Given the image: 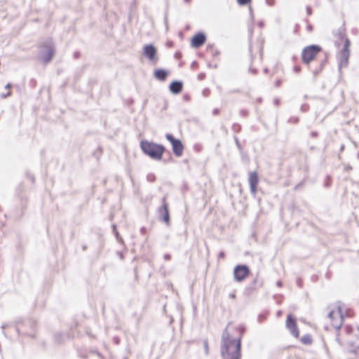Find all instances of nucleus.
Segmentation results:
<instances>
[{"mask_svg": "<svg viewBox=\"0 0 359 359\" xmlns=\"http://www.w3.org/2000/svg\"><path fill=\"white\" fill-rule=\"evenodd\" d=\"M206 41V36L203 32H199L194 36L191 39V46L198 48L202 46Z\"/></svg>", "mask_w": 359, "mask_h": 359, "instance_id": "nucleus-12", "label": "nucleus"}, {"mask_svg": "<svg viewBox=\"0 0 359 359\" xmlns=\"http://www.w3.org/2000/svg\"><path fill=\"white\" fill-rule=\"evenodd\" d=\"M321 48L318 45H311L304 48L302 53L303 62L309 65L315 59L316 55L320 52Z\"/></svg>", "mask_w": 359, "mask_h": 359, "instance_id": "nucleus-5", "label": "nucleus"}, {"mask_svg": "<svg viewBox=\"0 0 359 359\" xmlns=\"http://www.w3.org/2000/svg\"><path fill=\"white\" fill-rule=\"evenodd\" d=\"M158 213L159 218L168 225L170 224V215L168 205L165 201V197L163 198L162 205L158 208Z\"/></svg>", "mask_w": 359, "mask_h": 359, "instance_id": "nucleus-9", "label": "nucleus"}, {"mask_svg": "<svg viewBox=\"0 0 359 359\" xmlns=\"http://www.w3.org/2000/svg\"><path fill=\"white\" fill-rule=\"evenodd\" d=\"M166 139L171 143L172 148L174 154L176 156H181L183 153L184 146L182 143V142L178 140L175 139L172 135L171 134H166L165 135Z\"/></svg>", "mask_w": 359, "mask_h": 359, "instance_id": "nucleus-7", "label": "nucleus"}, {"mask_svg": "<svg viewBox=\"0 0 359 359\" xmlns=\"http://www.w3.org/2000/svg\"><path fill=\"white\" fill-rule=\"evenodd\" d=\"M250 269L246 265H238L234 268L233 277L237 282H241L249 275Z\"/></svg>", "mask_w": 359, "mask_h": 359, "instance_id": "nucleus-8", "label": "nucleus"}, {"mask_svg": "<svg viewBox=\"0 0 359 359\" xmlns=\"http://www.w3.org/2000/svg\"><path fill=\"white\" fill-rule=\"evenodd\" d=\"M238 4L241 5H245L248 4L251 0H237Z\"/></svg>", "mask_w": 359, "mask_h": 359, "instance_id": "nucleus-19", "label": "nucleus"}, {"mask_svg": "<svg viewBox=\"0 0 359 359\" xmlns=\"http://www.w3.org/2000/svg\"><path fill=\"white\" fill-rule=\"evenodd\" d=\"M280 313H281V312H280V311H278L277 314H278V316H280Z\"/></svg>", "mask_w": 359, "mask_h": 359, "instance_id": "nucleus-30", "label": "nucleus"}, {"mask_svg": "<svg viewBox=\"0 0 359 359\" xmlns=\"http://www.w3.org/2000/svg\"><path fill=\"white\" fill-rule=\"evenodd\" d=\"M154 76L159 81H165L168 76V72L164 69H156L154 72Z\"/></svg>", "mask_w": 359, "mask_h": 359, "instance_id": "nucleus-15", "label": "nucleus"}, {"mask_svg": "<svg viewBox=\"0 0 359 359\" xmlns=\"http://www.w3.org/2000/svg\"><path fill=\"white\" fill-rule=\"evenodd\" d=\"M306 12H307L308 15H311V8L309 6H308L306 8Z\"/></svg>", "mask_w": 359, "mask_h": 359, "instance_id": "nucleus-24", "label": "nucleus"}, {"mask_svg": "<svg viewBox=\"0 0 359 359\" xmlns=\"http://www.w3.org/2000/svg\"><path fill=\"white\" fill-rule=\"evenodd\" d=\"M241 339L231 338L226 328L223 331L221 340V355L223 359H241Z\"/></svg>", "mask_w": 359, "mask_h": 359, "instance_id": "nucleus-1", "label": "nucleus"}, {"mask_svg": "<svg viewBox=\"0 0 359 359\" xmlns=\"http://www.w3.org/2000/svg\"><path fill=\"white\" fill-rule=\"evenodd\" d=\"M11 93L8 92L6 94H1L0 96L1 98H6V97L11 96Z\"/></svg>", "mask_w": 359, "mask_h": 359, "instance_id": "nucleus-21", "label": "nucleus"}, {"mask_svg": "<svg viewBox=\"0 0 359 359\" xmlns=\"http://www.w3.org/2000/svg\"><path fill=\"white\" fill-rule=\"evenodd\" d=\"M349 46L350 41L348 39H346L344 47L338 55L339 69L347 67L348 64V59L350 56Z\"/></svg>", "mask_w": 359, "mask_h": 359, "instance_id": "nucleus-6", "label": "nucleus"}, {"mask_svg": "<svg viewBox=\"0 0 359 359\" xmlns=\"http://www.w3.org/2000/svg\"><path fill=\"white\" fill-rule=\"evenodd\" d=\"M112 227H113V232H114V235H115V236H116V238L117 241H118L119 243H122V242H123V239H122V238L120 236V235H119L118 232L117 231L116 225H114V224Z\"/></svg>", "mask_w": 359, "mask_h": 359, "instance_id": "nucleus-17", "label": "nucleus"}, {"mask_svg": "<svg viewBox=\"0 0 359 359\" xmlns=\"http://www.w3.org/2000/svg\"><path fill=\"white\" fill-rule=\"evenodd\" d=\"M286 327L294 337H299V332L297 326L296 320L290 314L287 317Z\"/></svg>", "mask_w": 359, "mask_h": 359, "instance_id": "nucleus-11", "label": "nucleus"}, {"mask_svg": "<svg viewBox=\"0 0 359 359\" xmlns=\"http://www.w3.org/2000/svg\"><path fill=\"white\" fill-rule=\"evenodd\" d=\"M323 63H321L320 65V68L318 69H316V70L313 71V74L315 75H317L318 74H319V72L321 71V69L323 68Z\"/></svg>", "mask_w": 359, "mask_h": 359, "instance_id": "nucleus-20", "label": "nucleus"}, {"mask_svg": "<svg viewBox=\"0 0 359 359\" xmlns=\"http://www.w3.org/2000/svg\"><path fill=\"white\" fill-rule=\"evenodd\" d=\"M327 318L330 320L332 325L334 328L339 330L342 325L344 314L342 308L340 305L337 304L335 309L330 311Z\"/></svg>", "mask_w": 359, "mask_h": 359, "instance_id": "nucleus-4", "label": "nucleus"}, {"mask_svg": "<svg viewBox=\"0 0 359 359\" xmlns=\"http://www.w3.org/2000/svg\"><path fill=\"white\" fill-rule=\"evenodd\" d=\"M11 87V83H8V84L5 86V88H6V89L10 88Z\"/></svg>", "mask_w": 359, "mask_h": 359, "instance_id": "nucleus-27", "label": "nucleus"}, {"mask_svg": "<svg viewBox=\"0 0 359 359\" xmlns=\"http://www.w3.org/2000/svg\"><path fill=\"white\" fill-rule=\"evenodd\" d=\"M54 55V45L51 39L46 41L39 50V59L43 63L49 62Z\"/></svg>", "mask_w": 359, "mask_h": 359, "instance_id": "nucleus-3", "label": "nucleus"}, {"mask_svg": "<svg viewBox=\"0 0 359 359\" xmlns=\"http://www.w3.org/2000/svg\"><path fill=\"white\" fill-rule=\"evenodd\" d=\"M143 152L155 160H160L162 158L165 148L163 145L143 140L140 144Z\"/></svg>", "mask_w": 359, "mask_h": 359, "instance_id": "nucleus-2", "label": "nucleus"}, {"mask_svg": "<svg viewBox=\"0 0 359 359\" xmlns=\"http://www.w3.org/2000/svg\"><path fill=\"white\" fill-rule=\"evenodd\" d=\"M143 53L151 62H156L158 60L156 48L152 44L145 45L143 47Z\"/></svg>", "mask_w": 359, "mask_h": 359, "instance_id": "nucleus-10", "label": "nucleus"}, {"mask_svg": "<svg viewBox=\"0 0 359 359\" xmlns=\"http://www.w3.org/2000/svg\"><path fill=\"white\" fill-rule=\"evenodd\" d=\"M219 257H222V258H224V252H220L219 254Z\"/></svg>", "mask_w": 359, "mask_h": 359, "instance_id": "nucleus-25", "label": "nucleus"}, {"mask_svg": "<svg viewBox=\"0 0 359 359\" xmlns=\"http://www.w3.org/2000/svg\"><path fill=\"white\" fill-rule=\"evenodd\" d=\"M277 285L280 287L281 286V282L280 281H278L277 282Z\"/></svg>", "mask_w": 359, "mask_h": 359, "instance_id": "nucleus-28", "label": "nucleus"}, {"mask_svg": "<svg viewBox=\"0 0 359 359\" xmlns=\"http://www.w3.org/2000/svg\"><path fill=\"white\" fill-rule=\"evenodd\" d=\"M230 297H231V298H234V297H235V294H230Z\"/></svg>", "mask_w": 359, "mask_h": 359, "instance_id": "nucleus-29", "label": "nucleus"}, {"mask_svg": "<svg viewBox=\"0 0 359 359\" xmlns=\"http://www.w3.org/2000/svg\"><path fill=\"white\" fill-rule=\"evenodd\" d=\"M266 2L269 6H273L274 4L273 0H266Z\"/></svg>", "mask_w": 359, "mask_h": 359, "instance_id": "nucleus-22", "label": "nucleus"}, {"mask_svg": "<svg viewBox=\"0 0 359 359\" xmlns=\"http://www.w3.org/2000/svg\"><path fill=\"white\" fill-rule=\"evenodd\" d=\"M170 258H171V256H170V255H169V254H165V255H164V259H165V260H170Z\"/></svg>", "mask_w": 359, "mask_h": 359, "instance_id": "nucleus-23", "label": "nucleus"}, {"mask_svg": "<svg viewBox=\"0 0 359 359\" xmlns=\"http://www.w3.org/2000/svg\"><path fill=\"white\" fill-rule=\"evenodd\" d=\"M183 88V84L181 81H172L170 85V90L173 94H179L182 90Z\"/></svg>", "mask_w": 359, "mask_h": 359, "instance_id": "nucleus-14", "label": "nucleus"}, {"mask_svg": "<svg viewBox=\"0 0 359 359\" xmlns=\"http://www.w3.org/2000/svg\"><path fill=\"white\" fill-rule=\"evenodd\" d=\"M294 71H295L296 72H299L300 71V68H299V67H294Z\"/></svg>", "mask_w": 359, "mask_h": 359, "instance_id": "nucleus-26", "label": "nucleus"}, {"mask_svg": "<svg viewBox=\"0 0 359 359\" xmlns=\"http://www.w3.org/2000/svg\"><path fill=\"white\" fill-rule=\"evenodd\" d=\"M248 181L250 187V192L252 195L255 196L257 193V186L259 183V177L257 173L256 172H250Z\"/></svg>", "mask_w": 359, "mask_h": 359, "instance_id": "nucleus-13", "label": "nucleus"}, {"mask_svg": "<svg viewBox=\"0 0 359 359\" xmlns=\"http://www.w3.org/2000/svg\"><path fill=\"white\" fill-rule=\"evenodd\" d=\"M302 342L304 344H311L312 343V338L310 335H304L301 339Z\"/></svg>", "mask_w": 359, "mask_h": 359, "instance_id": "nucleus-16", "label": "nucleus"}, {"mask_svg": "<svg viewBox=\"0 0 359 359\" xmlns=\"http://www.w3.org/2000/svg\"><path fill=\"white\" fill-rule=\"evenodd\" d=\"M203 344H204V348H205V353H206V355H208V353H209L208 341L207 340H204Z\"/></svg>", "mask_w": 359, "mask_h": 359, "instance_id": "nucleus-18", "label": "nucleus"}]
</instances>
